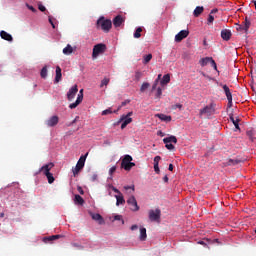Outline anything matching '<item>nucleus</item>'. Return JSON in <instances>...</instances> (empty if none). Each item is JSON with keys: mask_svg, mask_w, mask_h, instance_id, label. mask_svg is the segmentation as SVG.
I'll return each instance as SVG.
<instances>
[{"mask_svg": "<svg viewBox=\"0 0 256 256\" xmlns=\"http://www.w3.org/2000/svg\"><path fill=\"white\" fill-rule=\"evenodd\" d=\"M97 27L104 31V33H109L111 31V28L113 27V22L109 19H105L103 16H101L96 23Z\"/></svg>", "mask_w": 256, "mask_h": 256, "instance_id": "nucleus-1", "label": "nucleus"}, {"mask_svg": "<svg viewBox=\"0 0 256 256\" xmlns=\"http://www.w3.org/2000/svg\"><path fill=\"white\" fill-rule=\"evenodd\" d=\"M105 51H107V45H105L103 43L96 44L93 47L92 58L97 59V57H99V55H103V53H105Z\"/></svg>", "mask_w": 256, "mask_h": 256, "instance_id": "nucleus-2", "label": "nucleus"}, {"mask_svg": "<svg viewBox=\"0 0 256 256\" xmlns=\"http://www.w3.org/2000/svg\"><path fill=\"white\" fill-rule=\"evenodd\" d=\"M163 143L165 144V147H166V149H168V151H173L175 149V145L177 143V137H175V136L166 137L163 139ZM171 143H174L175 145H173Z\"/></svg>", "mask_w": 256, "mask_h": 256, "instance_id": "nucleus-3", "label": "nucleus"}, {"mask_svg": "<svg viewBox=\"0 0 256 256\" xmlns=\"http://www.w3.org/2000/svg\"><path fill=\"white\" fill-rule=\"evenodd\" d=\"M133 115V112H129L127 115H122L118 123L121 124V129H125L129 123H133V118L131 116Z\"/></svg>", "mask_w": 256, "mask_h": 256, "instance_id": "nucleus-4", "label": "nucleus"}, {"mask_svg": "<svg viewBox=\"0 0 256 256\" xmlns=\"http://www.w3.org/2000/svg\"><path fill=\"white\" fill-rule=\"evenodd\" d=\"M149 219L150 221H156L157 223H159V221L161 220V210L160 209L150 210Z\"/></svg>", "mask_w": 256, "mask_h": 256, "instance_id": "nucleus-5", "label": "nucleus"}, {"mask_svg": "<svg viewBox=\"0 0 256 256\" xmlns=\"http://www.w3.org/2000/svg\"><path fill=\"white\" fill-rule=\"evenodd\" d=\"M215 113V103H211L200 110V116L202 115H213Z\"/></svg>", "mask_w": 256, "mask_h": 256, "instance_id": "nucleus-6", "label": "nucleus"}, {"mask_svg": "<svg viewBox=\"0 0 256 256\" xmlns=\"http://www.w3.org/2000/svg\"><path fill=\"white\" fill-rule=\"evenodd\" d=\"M127 204L130 206L131 211H139V204L135 196H130L127 200Z\"/></svg>", "mask_w": 256, "mask_h": 256, "instance_id": "nucleus-7", "label": "nucleus"}, {"mask_svg": "<svg viewBox=\"0 0 256 256\" xmlns=\"http://www.w3.org/2000/svg\"><path fill=\"white\" fill-rule=\"evenodd\" d=\"M81 103H83V89L79 91L76 101L69 105V109H77Z\"/></svg>", "mask_w": 256, "mask_h": 256, "instance_id": "nucleus-8", "label": "nucleus"}, {"mask_svg": "<svg viewBox=\"0 0 256 256\" xmlns=\"http://www.w3.org/2000/svg\"><path fill=\"white\" fill-rule=\"evenodd\" d=\"M78 92H79V88L77 87V85L72 86L67 92L68 101H73V99H75V96L77 95Z\"/></svg>", "mask_w": 256, "mask_h": 256, "instance_id": "nucleus-9", "label": "nucleus"}, {"mask_svg": "<svg viewBox=\"0 0 256 256\" xmlns=\"http://www.w3.org/2000/svg\"><path fill=\"white\" fill-rule=\"evenodd\" d=\"M189 37V30H182L178 34L175 35V42L181 43L183 39H187Z\"/></svg>", "mask_w": 256, "mask_h": 256, "instance_id": "nucleus-10", "label": "nucleus"}, {"mask_svg": "<svg viewBox=\"0 0 256 256\" xmlns=\"http://www.w3.org/2000/svg\"><path fill=\"white\" fill-rule=\"evenodd\" d=\"M59 124V116L54 115L45 121L47 127H55Z\"/></svg>", "mask_w": 256, "mask_h": 256, "instance_id": "nucleus-11", "label": "nucleus"}, {"mask_svg": "<svg viewBox=\"0 0 256 256\" xmlns=\"http://www.w3.org/2000/svg\"><path fill=\"white\" fill-rule=\"evenodd\" d=\"M133 161V157L131 155H125L121 162V167L125 171H129V163Z\"/></svg>", "mask_w": 256, "mask_h": 256, "instance_id": "nucleus-12", "label": "nucleus"}, {"mask_svg": "<svg viewBox=\"0 0 256 256\" xmlns=\"http://www.w3.org/2000/svg\"><path fill=\"white\" fill-rule=\"evenodd\" d=\"M53 167H55V164H53V162H50V163L42 166L39 169V173H43L44 175H48L49 173H51L50 171L52 170Z\"/></svg>", "mask_w": 256, "mask_h": 256, "instance_id": "nucleus-13", "label": "nucleus"}, {"mask_svg": "<svg viewBox=\"0 0 256 256\" xmlns=\"http://www.w3.org/2000/svg\"><path fill=\"white\" fill-rule=\"evenodd\" d=\"M90 216L93 219V221H97V223L99 225H104L105 224V220L103 219V216H101V214H99V213H90Z\"/></svg>", "mask_w": 256, "mask_h": 256, "instance_id": "nucleus-14", "label": "nucleus"}, {"mask_svg": "<svg viewBox=\"0 0 256 256\" xmlns=\"http://www.w3.org/2000/svg\"><path fill=\"white\" fill-rule=\"evenodd\" d=\"M123 23H125V18L121 15H118L113 19L114 27H119L120 25H123Z\"/></svg>", "mask_w": 256, "mask_h": 256, "instance_id": "nucleus-15", "label": "nucleus"}, {"mask_svg": "<svg viewBox=\"0 0 256 256\" xmlns=\"http://www.w3.org/2000/svg\"><path fill=\"white\" fill-rule=\"evenodd\" d=\"M0 37L1 39H4V41H9V42L13 41V36L7 33L5 30H2L0 32Z\"/></svg>", "mask_w": 256, "mask_h": 256, "instance_id": "nucleus-16", "label": "nucleus"}, {"mask_svg": "<svg viewBox=\"0 0 256 256\" xmlns=\"http://www.w3.org/2000/svg\"><path fill=\"white\" fill-rule=\"evenodd\" d=\"M221 37L224 41H229V39H231V30H228V29L222 30Z\"/></svg>", "mask_w": 256, "mask_h": 256, "instance_id": "nucleus-17", "label": "nucleus"}, {"mask_svg": "<svg viewBox=\"0 0 256 256\" xmlns=\"http://www.w3.org/2000/svg\"><path fill=\"white\" fill-rule=\"evenodd\" d=\"M88 155H89V152H87L85 155H82L79 158V160H78L76 165H78V167H82V168L85 167V161H87V156Z\"/></svg>", "mask_w": 256, "mask_h": 256, "instance_id": "nucleus-18", "label": "nucleus"}, {"mask_svg": "<svg viewBox=\"0 0 256 256\" xmlns=\"http://www.w3.org/2000/svg\"><path fill=\"white\" fill-rule=\"evenodd\" d=\"M63 77V74L61 73V67L60 66H56V76H55V83H59V81H61V78Z\"/></svg>", "mask_w": 256, "mask_h": 256, "instance_id": "nucleus-19", "label": "nucleus"}, {"mask_svg": "<svg viewBox=\"0 0 256 256\" xmlns=\"http://www.w3.org/2000/svg\"><path fill=\"white\" fill-rule=\"evenodd\" d=\"M140 241H147V229L142 227L140 228V236H139Z\"/></svg>", "mask_w": 256, "mask_h": 256, "instance_id": "nucleus-20", "label": "nucleus"}, {"mask_svg": "<svg viewBox=\"0 0 256 256\" xmlns=\"http://www.w3.org/2000/svg\"><path fill=\"white\" fill-rule=\"evenodd\" d=\"M155 117L160 119V121H165L166 123H169L171 121V116H167L165 114H156Z\"/></svg>", "mask_w": 256, "mask_h": 256, "instance_id": "nucleus-21", "label": "nucleus"}, {"mask_svg": "<svg viewBox=\"0 0 256 256\" xmlns=\"http://www.w3.org/2000/svg\"><path fill=\"white\" fill-rule=\"evenodd\" d=\"M116 205L119 207L120 205H125V198L123 197V194L116 195Z\"/></svg>", "mask_w": 256, "mask_h": 256, "instance_id": "nucleus-22", "label": "nucleus"}, {"mask_svg": "<svg viewBox=\"0 0 256 256\" xmlns=\"http://www.w3.org/2000/svg\"><path fill=\"white\" fill-rule=\"evenodd\" d=\"M74 203L75 205H84L85 200L83 199V197H81V195L76 194L74 198Z\"/></svg>", "mask_w": 256, "mask_h": 256, "instance_id": "nucleus-23", "label": "nucleus"}, {"mask_svg": "<svg viewBox=\"0 0 256 256\" xmlns=\"http://www.w3.org/2000/svg\"><path fill=\"white\" fill-rule=\"evenodd\" d=\"M211 57H205V58H201L199 61V64L201 65V67H205L207 65H209V63H211Z\"/></svg>", "mask_w": 256, "mask_h": 256, "instance_id": "nucleus-24", "label": "nucleus"}, {"mask_svg": "<svg viewBox=\"0 0 256 256\" xmlns=\"http://www.w3.org/2000/svg\"><path fill=\"white\" fill-rule=\"evenodd\" d=\"M57 239H61V235H52L44 238V243H49V241H57Z\"/></svg>", "mask_w": 256, "mask_h": 256, "instance_id": "nucleus-25", "label": "nucleus"}, {"mask_svg": "<svg viewBox=\"0 0 256 256\" xmlns=\"http://www.w3.org/2000/svg\"><path fill=\"white\" fill-rule=\"evenodd\" d=\"M204 10L203 6H197L193 12L194 17H199Z\"/></svg>", "mask_w": 256, "mask_h": 256, "instance_id": "nucleus-26", "label": "nucleus"}, {"mask_svg": "<svg viewBox=\"0 0 256 256\" xmlns=\"http://www.w3.org/2000/svg\"><path fill=\"white\" fill-rule=\"evenodd\" d=\"M222 89L224 90L227 99H230L233 97V95L231 94V90L229 89V86L222 85Z\"/></svg>", "mask_w": 256, "mask_h": 256, "instance_id": "nucleus-27", "label": "nucleus"}, {"mask_svg": "<svg viewBox=\"0 0 256 256\" xmlns=\"http://www.w3.org/2000/svg\"><path fill=\"white\" fill-rule=\"evenodd\" d=\"M242 26H243V30L245 31V33H247V31H249V28L251 27V21H249L246 17Z\"/></svg>", "mask_w": 256, "mask_h": 256, "instance_id": "nucleus-28", "label": "nucleus"}, {"mask_svg": "<svg viewBox=\"0 0 256 256\" xmlns=\"http://www.w3.org/2000/svg\"><path fill=\"white\" fill-rule=\"evenodd\" d=\"M171 81V76L166 74L163 76L162 80L160 81L161 85H167Z\"/></svg>", "mask_w": 256, "mask_h": 256, "instance_id": "nucleus-29", "label": "nucleus"}, {"mask_svg": "<svg viewBox=\"0 0 256 256\" xmlns=\"http://www.w3.org/2000/svg\"><path fill=\"white\" fill-rule=\"evenodd\" d=\"M64 55H71L73 53V47L71 44H68L64 49H63Z\"/></svg>", "mask_w": 256, "mask_h": 256, "instance_id": "nucleus-30", "label": "nucleus"}, {"mask_svg": "<svg viewBox=\"0 0 256 256\" xmlns=\"http://www.w3.org/2000/svg\"><path fill=\"white\" fill-rule=\"evenodd\" d=\"M149 87H151V84H149V82H144L140 87V93H145Z\"/></svg>", "mask_w": 256, "mask_h": 256, "instance_id": "nucleus-31", "label": "nucleus"}, {"mask_svg": "<svg viewBox=\"0 0 256 256\" xmlns=\"http://www.w3.org/2000/svg\"><path fill=\"white\" fill-rule=\"evenodd\" d=\"M47 73H48V70H47V66H44L41 71H40V77L42 79H47Z\"/></svg>", "mask_w": 256, "mask_h": 256, "instance_id": "nucleus-32", "label": "nucleus"}, {"mask_svg": "<svg viewBox=\"0 0 256 256\" xmlns=\"http://www.w3.org/2000/svg\"><path fill=\"white\" fill-rule=\"evenodd\" d=\"M230 121H232L233 125L235 126L236 129L239 128V118H234L233 115H230Z\"/></svg>", "mask_w": 256, "mask_h": 256, "instance_id": "nucleus-33", "label": "nucleus"}, {"mask_svg": "<svg viewBox=\"0 0 256 256\" xmlns=\"http://www.w3.org/2000/svg\"><path fill=\"white\" fill-rule=\"evenodd\" d=\"M239 163H241V161L239 159H229L227 162H226V165H239Z\"/></svg>", "mask_w": 256, "mask_h": 256, "instance_id": "nucleus-34", "label": "nucleus"}, {"mask_svg": "<svg viewBox=\"0 0 256 256\" xmlns=\"http://www.w3.org/2000/svg\"><path fill=\"white\" fill-rule=\"evenodd\" d=\"M142 32H143V28L138 27L134 32V39H139L141 37Z\"/></svg>", "mask_w": 256, "mask_h": 256, "instance_id": "nucleus-35", "label": "nucleus"}, {"mask_svg": "<svg viewBox=\"0 0 256 256\" xmlns=\"http://www.w3.org/2000/svg\"><path fill=\"white\" fill-rule=\"evenodd\" d=\"M47 177L48 183L51 185L52 183L55 182V177H53L52 173L49 174H44Z\"/></svg>", "mask_w": 256, "mask_h": 256, "instance_id": "nucleus-36", "label": "nucleus"}, {"mask_svg": "<svg viewBox=\"0 0 256 256\" xmlns=\"http://www.w3.org/2000/svg\"><path fill=\"white\" fill-rule=\"evenodd\" d=\"M152 59H153V55L152 54H148V55L144 56L143 64L147 65V63H149Z\"/></svg>", "mask_w": 256, "mask_h": 256, "instance_id": "nucleus-37", "label": "nucleus"}, {"mask_svg": "<svg viewBox=\"0 0 256 256\" xmlns=\"http://www.w3.org/2000/svg\"><path fill=\"white\" fill-rule=\"evenodd\" d=\"M82 169H83V167L78 166V165L76 164L75 169H73V175H74V177H77V175H79V172H80Z\"/></svg>", "mask_w": 256, "mask_h": 256, "instance_id": "nucleus-38", "label": "nucleus"}, {"mask_svg": "<svg viewBox=\"0 0 256 256\" xmlns=\"http://www.w3.org/2000/svg\"><path fill=\"white\" fill-rule=\"evenodd\" d=\"M82 169H83V167L78 166V165L76 164L75 169H73V175H74V177H77V175H79V172H80Z\"/></svg>", "mask_w": 256, "mask_h": 256, "instance_id": "nucleus-39", "label": "nucleus"}, {"mask_svg": "<svg viewBox=\"0 0 256 256\" xmlns=\"http://www.w3.org/2000/svg\"><path fill=\"white\" fill-rule=\"evenodd\" d=\"M109 78H104L102 81H101V84H100V87L103 88V87H107L109 85Z\"/></svg>", "mask_w": 256, "mask_h": 256, "instance_id": "nucleus-40", "label": "nucleus"}, {"mask_svg": "<svg viewBox=\"0 0 256 256\" xmlns=\"http://www.w3.org/2000/svg\"><path fill=\"white\" fill-rule=\"evenodd\" d=\"M141 77H143V73L141 71L135 72V81H141Z\"/></svg>", "mask_w": 256, "mask_h": 256, "instance_id": "nucleus-41", "label": "nucleus"}, {"mask_svg": "<svg viewBox=\"0 0 256 256\" xmlns=\"http://www.w3.org/2000/svg\"><path fill=\"white\" fill-rule=\"evenodd\" d=\"M162 95H163V90L161 89V87H158L156 91V99H161Z\"/></svg>", "mask_w": 256, "mask_h": 256, "instance_id": "nucleus-42", "label": "nucleus"}, {"mask_svg": "<svg viewBox=\"0 0 256 256\" xmlns=\"http://www.w3.org/2000/svg\"><path fill=\"white\" fill-rule=\"evenodd\" d=\"M111 113H113V111H111V108L102 111V115H111Z\"/></svg>", "mask_w": 256, "mask_h": 256, "instance_id": "nucleus-43", "label": "nucleus"}, {"mask_svg": "<svg viewBox=\"0 0 256 256\" xmlns=\"http://www.w3.org/2000/svg\"><path fill=\"white\" fill-rule=\"evenodd\" d=\"M157 85H159V79H156L152 85V91H155L157 89Z\"/></svg>", "mask_w": 256, "mask_h": 256, "instance_id": "nucleus-44", "label": "nucleus"}, {"mask_svg": "<svg viewBox=\"0 0 256 256\" xmlns=\"http://www.w3.org/2000/svg\"><path fill=\"white\" fill-rule=\"evenodd\" d=\"M117 171V166H112L109 170V175H113Z\"/></svg>", "mask_w": 256, "mask_h": 256, "instance_id": "nucleus-45", "label": "nucleus"}, {"mask_svg": "<svg viewBox=\"0 0 256 256\" xmlns=\"http://www.w3.org/2000/svg\"><path fill=\"white\" fill-rule=\"evenodd\" d=\"M210 63H211V66L213 67V69H215L217 71V63H215V60H213V58H211Z\"/></svg>", "mask_w": 256, "mask_h": 256, "instance_id": "nucleus-46", "label": "nucleus"}, {"mask_svg": "<svg viewBox=\"0 0 256 256\" xmlns=\"http://www.w3.org/2000/svg\"><path fill=\"white\" fill-rule=\"evenodd\" d=\"M210 63H211V66L213 67V69H215L217 71V63H215V60H213V58H211Z\"/></svg>", "mask_w": 256, "mask_h": 256, "instance_id": "nucleus-47", "label": "nucleus"}, {"mask_svg": "<svg viewBox=\"0 0 256 256\" xmlns=\"http://www.w3.org/2000/svg\"><path fill=\"white\" fill-rule=\"evenodd\" d=\"M159 161H161V156H156L154 158V165H159Z\"/></svg>", "mask_w": 256, "mask_h": 256, "instance_id": "nucleus-48", "label": "nucleus"}, {"mask_svg": "<svg viewBox=\"0 0 256 256\" xmlns=\"http://www.w3.org/2000/svg\"><path fill=\"white\" fill-rule=\"evenodd\" d=\"M77 191H78V193H80V195H85V191L83 190V188L81 186H77Z\"/></svg>", "mask_w": 256, "mask_h": 256, "instance_id": "nucleus-49", "label": "nucleus"}, {"mask_svg": "<svg viewBox=\"0 0 256 256\" xmlns=\"http://www.w3.org/2000/svg\"><path fill=\"white\" fill-rule=\"evenodd\" d=\"M154 171L157 174L161 173V170L159 169V164H154Z\"/></svg>", "mask_w": 256, "mask_h": 256, "instance_id": "nucleus-50", "label": "nucleus"}, {"mask_svg": "<svg viewBox=\"0 0 256 256\" xmlns=\"http://www.w3.org/2000/svg\"><path fill=\"white\" fill-rule=\"evenodd\" d=\"M213 21H215V17L213 15L209 14L208 23H213Z\"/></svg>", "mask_w": 256, "mask_h": 256, "instance_id": "nucleus-51", "label": "nucleus"}, {"mask_svg": "<svg viewBox=\"0 0 256 256\" xmlns=\"http://www.w3.org/2000/svg\"><path fill=\"white\" fill-rule=\"evenodd\" d=\"M114 221H123V216L121 215L114 216Z\"/></svg>", "mask_w": 256, "mask_h": 256, "instance_id": "nucleus-52", "label": "nucleus"}, {"mask_svg": "<svg viewBox=\"0 0 256 256\" xmlns=\"http://www.w3.org/2000/svg\"><path fill=\"white\" fill-rule=\"evenodd\" d=\"M98 178H99V176L97 174H93L91 176V181L95 182V181H97Z\"/></svg>", "mask_w": 256, "mask_h": 256, "instance_id": "nucleus-53", "label": "nucleus"}, {"mask_svg": "<svg viewBox=\"0 0 256 256\" xmlns=\"http://www.w3.org/2000/svg\"><path fill=\"white\" fill-rule=\"evenodd\" d=\"M38 9H39V11H42V12L47 11V8H45V6H43L41 4L38 6Z\"/></svg>", "mask_w": 256, "mask_h": 256, "instance_id": "nucleus-54", "label": "nucleus"}, {"mask_svg": "<svg viewBox=\"0 0 256 256\" xmlns=\"http://www.w3.org/2000/svg\"><path fill=\"white\" fill-rule=\"evenodd\" d=\"M228 99V107H233V97Z\"/></svg>", "mask_w": 256, "mask_h": 256, "instance_id": "nucleus-55", "label": "nucleus"}, {"mask_svg": "<svg viewBox=\"0 0 256 256\" xmlns=\"http://www.w3.org/2000/svg\"><path fill=\"white\" fill-rule=\"evenodd\" d=\"M173 109H183V105L181 104H176L174 106H172Z\"/></svg>", "mask_w": 256, "mask_h": 256, "instance_id": "nucleus-56", "label": "nucleus"}, {"mask_svg": "<svg viewBox=\"0 0 256 256\" xmlns=\"http://www.w3.org/2000/svg\"><path fill=\"white\" fill-rule=\"evenodd\" d=\"M131 231H137V229H139V226L137 224H134L131 226Z\"/></svg>", "mask_w": 256, "mask_h": 256, "instance_id": "nucleus-57", "label": "nucleus"}, {"mask_svg": "<svg viewBox=\"0 0 256 256\" xmlns=\"http://www.w3.org/2000/svg\"><path fill=\"white\" fill-rule=\"evenodd\" d=\"M49 23L51 24V26L53 27V29H55V23H53V18L51 16H49Z\"/></svg>", "mask_w": 256, "mask_h": 256, "instance_id": "nucleus-58", "label": "nucleus"}, {"mask_svg": "<svg viewBox=\"0 0 256 256\" xmlns=\"http://www.w3.org/2000/svg\"><path fill=\"white\" fill-rule=\"evenodd\" d=\"M28 9L30 11H32V13H36L37 12V9H35V7H33V6L28 5Z\"/></svg>", "mask_w": 256, "mask_h": 256, "instance_id": "nucleus-59", "label": "nucleus"}, {"mask_svg": "<svg viewBox=\"0 0 256 256\" xmlns=\"http://www.w3.org/2000/svg\"><path fill=\"white\" fill-rule=\"evenodd\" d=\"M112 191H114V193H118V195H121V191H119V189L115 188L114 186H112Z\"/></svg>", "mask_w": 256, "mask_h": 256, "instance_id": "nucleus-60", "label": "nucleus"}, {"mask_svg": "<svg viewBox=\"0 0 256 256\" xmlns=\"http://www.w3.org/2000/svg\"><path fill=\"white\" fill-rule=\"evenodd\" d=\"M128 103H131V100H125L122 102L121 107H125V105H128Z\"/></svg>", "mask_w": 256, "mask_h": 256, "instance_id": "nucleus-61", "label": "nucleus"}, {"mask_svg": "<svg viewBox=\"0 0 256 256\" xmlns=\"http://www.w3.org/2000/svg\"><path fill=\"white\" fill-rule=\"evenodd\" d=\"M79 121V116H76L75 119L70 123V125H75Z\"/></svg>", "mask_w": 256, "mask_h": 256, "instance_id": "nucleus-62", "label": "nucleus"}, {"mask_svg": "<svg viewBox=\"0 0 256 256\" xmlns=\"http://www.w3.org/2000/svg\"><path fill=\"white\" fill-rule=\"evenodd\" d=\"M72 247H77L78 249H83V246L77 244V243H73Z\"/></svg>", "mask_w": 256, "mask_h": 256, "instance_id": "nucleus-63", "label": "nucleus"}, {"mask_svg": "<svg viewBox=\"0 0 256 256\" xmlns=\"http://www.w3.org/2000/svg\"><path fill=\"white\" fill-rule=\"evenodd\" d=\"M157 135H158L159 137H165V133H163V131H161V130H159V131L157 132Z\"/></svg>", "mask_w": 256, "mask_h": 256, "instance_id": "nucleus-64", "label": "nucleus"}]
</instances>
